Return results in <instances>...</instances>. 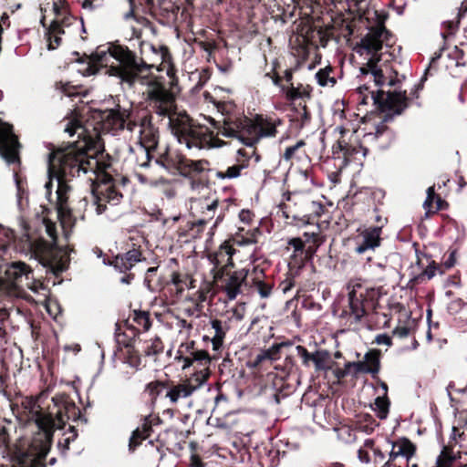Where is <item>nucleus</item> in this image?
<instances>
[{"instance_id":"f257e3e1","label":"nucleus","mask_w":467,"mask_h":467,"mask_svg":"<svg viewBox=\"0 0 467 467\" xmlns=\"http://www.w3.org/2000/svg\"><path fill=\"white\" fill-rule=\"evenodd\" d=\"M143 91L147 105L152 113L168 118L169 128L180 144L187 149H210L217 146L213 132L207 127L196 126L184 111H177L175 98L157 79H147Z\"/></svg>"},{"instance_id":"f03ea898","label":"nucleus","mask_w":467,"mask_h":467,"mask_svg":"<svg viewBox=\"0 0 467 467\" xmlns=\"http://www.w3.org/2000/svg\"><path fill=\"white\" fill-rule=\"evenodd\" d=\"M87 143L68 142L48 154L47 170L66 178H81L93 183V178L100 170L98 160L87 151Z\"/></svg>"},{"instance_id":"7ed1b4c3","label":"nucleus","mask_w":467,"mask_h":467,"mask_svg":"<svg viewBox=\"0 0 467 467\" xmlns=\"http://www.w3.org/2000/svg\"><path fill=\"white\" fill-rule=\"evenodd\" d=\"M378 16L379 23L377 26L368 29V33L361 38L359 45L357 47V52L360 55L370 56L365 67H360L362 75H370L373 78L375 86L382 88L388 86L389 88L397 87L400 83L397 72L395 76H387L381 66H379L380 60L381 49L383 44L389 46V32L384 26L386 16H379L378 12H375Z\"/></svg>"},{"instance_id":"20e7f679","label":"nucleus","mask_w":467,"mask_h":467,"mask_svg":"<svg viewBox=\"0 0 467 467\" xmlns=\"http://www.w3.org/2000/svg\"><path fill=\"white\" fill-rule=\"evenodd\" d=\"M92 65L89 67L90 74H95L98 69L93 67H99L105 68V74L117 77L131 86L138 74L149 66L142 60H138L135 54L128 47L118 45H110L107 48H98L92 54Z\"/></svg>"},{"instance_id":"39448f33","label":"nucleus","mask_w":467,"mask_h":467,"mask_svg":"<svg viewBox=\"0 0 467 467\" xmlns=\"http://www.w3.org/2000/svg\"><path fill=\"white\" fill-rule=\"evenodd\" d=\"M209 122L217 130V133L226 138L237 139L246 146L253 147L260 139L275 137L276 126L281 123L279 119L257 118L255 121L244 119L223 118L216 121L210 118Z\"/></svg>"},{"instance_id":"423d86ee","label":"nucleus","mask_w":467,"mask_h":467,"mask_svg":"<svg viewBox=\"0 0 467 467\" xmlns=\"http://www.w3.org/2000/svg\"><path fill=\"white\" fill-rule=\"evenodd\" d=\"M56 411L44 412L35 401H28L30 418L45 434L46 439H51L55 430L62 429L67 420H76L79 410L66 394H57L52 398Z\"/></svg>"},{"instance_id":"0eeeda50","label":"nucleus","mask_w":467,"mask_h":467,"mask_svg":"<svg viewBox=\"0 0 467 467\" xmlns=\"http://www.w3.org/2000/svg\"><path fill=\"white\" fill-rule=\"evenodd\" d=\"M154 164L161 167L168 173L174 174L178 171L184 177H191L203 172L207 169L208 161L189 160L179 151L167 149L164 153L154 160Z\"/></svg>"},{"instance_id":"6e6552de","label":"nucleus","mask_w":467,"mask_h":467,"mask_svg":"<svg viewBox=\"0 0 467 467\" xmlns=\"http://www.w3.org/2000/svg\"><path fill=\"white\" fill-rule=\"evenodd\" d=\"M371 99L382 111H389L394 115L401 114L408 108L406 90L394 88L393 90H371L368 94L359 95V103L367 105Z\"/></svg>"},{"instance_id":"1a4fd4ad","label":"nucleus","mask_w":467,"mask_h":467,"mask_svg":"<svg viewBox=\"0 0 467 467\" xmlns=\"http://www.w3.org/2000/svg\"><path fill=\"white\" fill-rule=\"evenodd\" d=\"M94 182L99 184L92 189V205L96 213L101 214L106 210L105 202L118 204L122 193L116 188L113 177L105 171L99 170L93 178Z\"/></svg>"},{"instance_id":"9d476101","label":"nucleus","mask_w":467,"mask_h":467,"mask_svg":"<svg viewBox=\"0 0 467 467\" xmlns=\"http://www.w3.org/2000/svg\"><path fill=\"white\" fill-rule=\"evenodd\" d=\"M33 272L34 270L29 265L20 260L0 265V275L9 285L16 289L33 279Z\"/></svg>"},{"instance_id":"9b49d317","label":"nucleus","mask_w":467,"mask_h":467,"mask_svg":"<svg viewBox=\"0 0 467 467\" xmlns=\"http://www.w3.org/2000/svg\"><path fill=\"white\" fill-rule=\"evenodd\" d=\"M159 142V130L151 123L148 117L141 119L139 130V144L140 150L145 155L146 161L140 163V167L146 168L150 166V153L157 148Z\"/></svg>"},{"instance_id":"f8f14e48","label":"nucleus","mask_w":467,"mask_h":467,"mask_svg":"<svg viewBox=\"0 0 467 467\" xmlns=\"http://www.w3.org/2000/svg\"><path fill=\"white\" fill-rule=\"evenodd\" d=\"M19 148L17 137L13 132V127L0 121V156L12 164L19 161Z\"/></svg>"},{"instance_id":"ddd939ff","label":"nucleus","mask_w":467,"mask_h":467,"mask_svg":"<svg viewBox=\"0 0 467 467\" xmlns=\"http://www.w3.org/2000/svg\"><path fill=\"white\" fill-rule=\"evenodd\" d=\"M130 116V110L117 106L105 110L101 115L102 129L108 132H115L125 129V123Z\"/></svg>"},{"instance_id":"4468645a","label":"nucleus","mask_w":467,"mask_h":467,"mask_svg":"<svg viewBox=\"0 0 467 467\" xmlns=\"http://www.w3.org/2000/svg\"><path fill=\"white\" fill-rule=\"evenodd\" d=\"M387 443L391 446V450L389 452V461L384 463L383 467L396 466L394 462L398 458H402L409 462L415 454L416 446L407 438H400L395 441H388Z\"/></svg>"},{"instance_id":"2eb2a0df","label":"nucleus","mask_w":467,"mask_h":467,"mask_svg":"<svg viewBox=\"0 0 467 467\" xmlns=\"http://www.w3.org/2000/svg\"><path fill=\"white\" fill-rule=\"evenodd\" d=\"M48 182H46L45 188L47 191V196H50L51 194V187L53 185V180L57 182V204L59 212L65 210V206L67 201V192L69 191V186L67 184V181L71 180V178H66L56 172H49L47 171Z\"/></svg>"},{"instance_id":"dca6fc26","label":"nucleus","mask_w":467,"mask_h":467,"mask_svg":"<svg viewBox=\"0 0 467 467\" xmlns=\"http://www.w3.org/2000/svg\"><path fill=\"white\" fill-rule=\"evenodd\" d=\"M31 247L34 248V254L36 256L42 257L40 259L42 265L47 268V272L52 273L54 275L57 276L61 273L67 270V261L65 259H60L58 261L46 259L47 250V244L43 240L38 242L31 243Z\"/></svg>"},{"instance_id":"f3484780","label":"nucleus","mask_w":467,"mask_h":467,"mask_svg":"<svg viewBox=\"0 0 467 467\" xmlns=\"http://www.w3.org/2000/svg\"><path fill=\"white\" fill-rule=\"evenodd\" d=\"M380 227H370L363 231L360 234V241H357L355 252L362 254L368 250H374L380 245Z\"/></svg>"},{"instance_id":"a211bd4d","label":"nucleus","mask_w":467,"mask_h":467,"mask_svg":"<svg viewBox=\"0 0 467 467\" xmlns=\"http://www.w3.org/2000/svg\"><path fill=\"white\" fill-rule=\"evenodd\" d=\"M206 378L207 376L200 372L197 374L196 378V380L199 381L197 385L193 386L191 383L178 384L167 389L165 397L168 398L171 403H176L180 399L191 396L193 391H195L203 384V382L206 380Z\"/></svg>"},{"instance_id":"6ab92c4d","label":"nucleus","mask_w":467,"mask_h":467,"mask_svg":"<svg viewBox=\"0 0 467 467\" xmlns=\"http://www.w3.org/2000/svg\"><path fill=\"white\" fill-rule=\"evenodd\" d=\"M247 276V271L241 269L233 272L225 280L224 292L229 300H234L241 293V288Z\"/></svg>"},{"instance_id":"aec40b11","label":"nucleus","mask_w":467,"mask_h":467,"mask_svg":"<svg viewBox=\"0 0 467 467\" xmlns=\"http://www.w3.org/2000/svg\"><path fill=\"white\" fill-rule=\"evenodd\" d=\"M234 252V249L229 244L223 243L220 245L218 251L208 255V259L214 268H217L223 264L230 263Z\"/></svg>"},{"instance_id":"412c9836","label":"nucleus","mask_w":467,"mask_h":467,"mask_svg":"<svg viewBox=\"0 0 467 467\" xmlns=\"http://www.w3.org/2000/svg\"><path fill=\"white\" fill-rule=\"evenodd\" d=\"M64 34V30L58 21L54 20L47 32V38L48 41V49L53 50L60 45L61 38L59 35Z\"/></svg>"},{"instance_id":"4be33fe9","label":"nucleus","mask_w":467,"mask_h":467,"mask_svg":"<svg viewBox=\"0 0 467 467\" xmlns=\"http://www.w3.org/2000/svg\"><path fill=\"white\" fill-rule=\"evenodd\" d=\"M455 456L451 451L444 447L440 455L436 458L434 467H452ZM407 467H419L417 463L411 465L407 462ZM460 467H467V464H462Z\"/></svg>"},{"instance_id":"5701e85b","label":"nucleus","mask_w":467,"mask_h":467,"mask_svg":"<svg viewBox=\"0 0 467 467\" xmlns=\"http://www.w3.org/2000/svg\"><path fill=\"white\" fill-rule=\"evenodd\" d=\"M348 301L351 315L354 316L356 322H359L366 313L362 300L352 290L348 294Z\"/></svg>"},{"instance_id":"b1692460","label":"nucleus","mask_w":467,"mask_h":467,"mask_svg":"<svg viewBox=\"0 0 467 467\" xmlns=\"http://www.w3.org/2000/svg\"><path fill=\"white\" fill-rule=\"evenodd\" d=\"M182 369L190 368L193 362L199 363L201 366L208 365L210 363V357L205 350H196L191 352L190 356L183 358Z\"/></svg>"},{"instance_id":"393cba45","label":"nucleus","mask_w":467,"mask_h":467,"mask_svg":"<svg viewBox=\"0 0 467 467\" xmlns=\"http://www.w3.org/2000/svg\"><path fill=\"white\" fill-rule=\"evenodd\" d=\"M150 428V425L145 420L141 428L138 427L133 431L129 443L130 451H134L140 442L149 436Z\"/></svg>"},{"instance_id":"a878e982","label":"nucleus","mask_w":467,"mask_h":467,"mask_svg":"<svg viewBox=\"0 0 467 467\" xmlns=\"http://www.w3.org/2000/svg\"><path fill=\"white\" fill-rule=\"evenodd\" d=\"M14 239V231L11 228L0 224V258L6 254L8 247Z\"/></svg>"},{"instance_id":"bb28decb","label":"nucleus","mask_w":467,"mask_h":467,"mask_svg":"<svg viewBox=\"0 0 467 467\" xmlns=\"http://www.w3.org/2000/svg\"><path fill=\"white\" fill-rule=\"evenodd\" d=\"M45 456H33L28 454H22L12 467H46L44 463Z\"/></svg>"},{"instance_id":"cd10ccee","label":"nucleus","mask_w":467,"mask_h":467,"mask_svg":"<svg viewBox=\"0 0 467 467\" xmlns=\"http://www.w3.org/2000/svg\"><path fill=\"white\" fill-rule=\"evenodd\" d=\"M285 97L288 100L294 101L298 99H309L310 92L307 88L303 87L302 85L298 87H289L285 90Z\"/></svg>"},{"instance_id":"c85d7f7f","label":"nucleus","mask_w":467,"mask_h":467,"mask_svg":"<svg viewBox=\"0 0 467 467\" xmlns=\"http://www.w3.org/2000/svg\"><path fill=\"white\" fill-rule=\"evenodd\" d=\"M363 362H366V367L368 369H371L372 371H368V374H371L375 377L379 371V358L376 352H368L364 356Z\"/></svg>"},{"instance_id":"c756f323","label":"nucleus","mask_w":467,"mask_h":467,"mask_svg":"<svg viewBox=\"0 0 467 467\" xmlns=\"http://www.w3.org/2000/svg\"><path fill=\"white\" fill-rule=\"evenodd\" d=\"M374 410L377 412V416L384 420L389 414V401L388 397H378L374 402Z\"/></svg>"},{"instance_id":"7c9ffc66","label":"nucleus","mask_w":467,"mask_h":467,"mask_svg":"<svg viewBox=\"0 0 467 467\" xmlns=\"http://www.w3.org/2000/svg\"><path fill=\"white\" fill-rule=\"evenodd\" d=\"M179 10V6L172 3H165L161 7V12L168 23L176 22Z\"/></svg>"},{"instance_id":"2f4dec72","label":"nucleus","mask_w":467,"mask_h":467,"mask_svg":"<svg viewBox=\"0 0 467 467\" xmlns=\"http://www.w3.org/2000/svg\"><path fill=\"white\" fill-rule=\"evenodd\" d=\"M329 358V354L327 350H316L315 351V358L314 365L317 371L327 370V360Z\"/></svg>"},{"instance_id":"473e14b6","label":"nucleus","mask_w":467,"mask_h":467,"mask_svg":"<svg viewBox=\"0 0 467 467\" xmlns=\"http://www.w3.org/2000/svg\"><path fill=\"white\" fill-rule=\"evenodd\" d=\"M133 320L138 326H140L144 331H148L151 327L148 312L135 310L133 314Z\"/></svg>"},{"instance_id":"72a5a7b5","label":"nucleus","mask_w":467,"mask_h":467,"mask_svg":"<svg viewBox=\"0 0 467 467\" xmlns=\"http://www.w3.org/2000/svg\"><path fill=\"white\" fill-rule=\"evenodd\" d=\"M368 371L372 370L367 368L366 362H363V360L345 364V374L352 373L353 375H358L360 373H368Z\"/></svg>"},{"instance_id":"f704fd0d","label":"nucleus","mask_w":467,"mask_h":467,"mask_svg":"<svg viewBox=\"0 0 467 467\" xmlns=\"http://www.w3.org/2000/svg\"><path fill=\"white\" fill-rule=\"evenodd\" d=\"M330 71L331 67H328L323 69H319L316 73V79L320 86L325 87L327 86L328 84L333 86L336 83L335 78L329 77Z\"/></svg>"},{"instance_id":"c9c22d12","label":"nucleus","mask_w":467,"mask_h":467,"mask_svg":"<svg viewBox=\"0 0 467 467\" xmlns=\"http://www.w3.org/2000/svg\"><path fill=\"white\" fill-rule=\"evenodd\" d=\"M64 131L67 133L69 136L77 134L78 137L80 138L81 136L84 135L85 129L78 120L74 119L67 122L64 129Z\"/></svg>"},{"instance_id":"e433bc0d","label":"nucleus","mask_w":467,"mask_h":467,"mask_svg":"<svg viewBox=\"0 0 467 467\" xmlns=\"http://www.w3.org/2000/svg\"><path fill=\"white\" fill-rule=\"evenodd\" d=\"M438 269V265L434 261H431L422 273L417 275L416 280L420 282H422L425 279L430 280L435 276Z\"/></svg>"},{"instance_id":"4c0bfd02","label":"nucleus","mask_w":467,"mask_h":467,"mask_svg":"<svg viewBox=\"0 0 467 467\" xmlns=\"http://www.w3.org/2000/svg\"><path fill=\"white\" fill-rule=\"evenodd\" d=\"M163 346L160 337H155L150 340V344L146 346L144 352L146 356H155L162 352Z\"/></svg>"},{"instance_id":"58836bf2","label":"nucleus","mask_w":467,"mask_h":467,"mask_svg":"<svg viewBox=\"0 0 467 467\" xmlns=\"http://www.w3.org/2000/svg\"><path fill=\"white\" fill-rule=\"evenodd\" d=\"M243 168V165H234L227 168L225 171H217L216 176L220 179H234L240 176Z\"/></svg>"},{"instance_id":"ea45409f","label":"nucleus","mask_w":467,"mask_h":467,"mask_svg":"<svg viewBox=\"0 0 467 467\" xmlns=\"http://www.w3.org/2000/svg\"><path fill=\"white\" fill-rule=\"evenodd\" d=\"M194 345H195L194 341H190V342L181 344V346L179 347V349L177 351V356L175 358L178 359L179 361H181V360L182 361L183 358L191 355V352L196 351V350H194Z\"/></svg>"},{"instance_id":"a19ab883","label":"nucleus","mask_w":467,"mask_h":467,"mask_svg":"<svg viewBox=\"0 0 467 467\" xmlns=\"http://www.w3.org/2000/svg\"><path fill=\"white\" fill-rule=\"evenodd\" d=\"M105 0H77L79 5L87 12H93L103 6Z\"/></svg>"},{"instance_id":"79ce46f5","label":"nucleus","mask_w":467,"mask_h":467,"mask_svg":"<svg viewBox=\"0 0 467 467\" xmlns=\"http://www.w3.org/2000/svg\"><path fill=\"white\" fill-rule=\"evenodd\" d=\"M111 265L114 266L116 270H118L120 273H125L132 268L130 266V263L125 260L123 254H118L117 256H115V258L111 262Z\"/></svg>"},{"instance_id":"37998d69","label":"nucleus","mask_w":467,"mask_h":467,"mask_svg":"<svg viewBox=\"0 0 467 467\" xmlns=\"http://www.w3.org/2000/svg\"><path fill=\"white\" fill-rule=\"evenodd\" d=\"M296 350L297 355L302 358V363L305 367H309L310 362L314 361L315 358V352L310 353L307 351V349L303 346H296Z\"/></svg>"},{"instance_id":"c03bdc74","label":"nucleus","mask_w":467,"mask_h":467,"mask_svg":"<svg viewBox=\"0 0 467 467\" xmlns=\"http://www.w3.org/2000/svg\"><path fill=\"white\" fill-rule=\"evenodd\" d=\"M254 287L262 298H267L272 294L273 285L260 280L254 282Z\"/></svg>"},{"instance_id":"a18cd8bd","label":"nucleus","mask_w":467,"mask_h":467,"mask_svg":"<svg viewBox=\"0 0 467 467\" xmlns=\"http://www.w3.org/2000/svg\"><path fill=\"white\" fill-rule=\"evenodd\" d=\"M279 350V346H274L272 348L267 350H264L261 353L257 354L254 358V366L259 365L265 359H274L273 354H275Z\"/></svg>"},{"instance_id":"49530a36","label":"nucleus","mask_w":467,"mask_h":467,"mask_svg":"<svg viewBox=\"0 0 467 467\" xmlns=\"http://www.w3.org/2000/svg\"><path fill=\"white\" fill-rule=\"evenodd\" d=\"M296 122L299 128L305 127L310 121V114L307 111L306 106L303 105L301 109H296Z\"/></svg>"},{"instance_id":"de8ad7c7","label":"nucleus","mask_w":467,"mask_h":467,"mask_svg":"<svg viewBox=\"0 0 467 467\" xmlns=\"http://www.w3.org/2000/svg\"><path fill=\"white\" fill-rule=\"evenodd\" d=\"M164 389V384L160 381H153L147 385V390L149 391L151 400H155Z\"/></svg>"},{"instance_id":"09e8293b","label":"nucleus","mask_w":467,"mask_h":467,"mask_svg":"<svg viewBox=\"0 0 467 467\" xmlns=\"http://www.w3.org/2000/svg\"><path fill=\"white\" fill-rule=\"evenodd\" d=\"M305 141L303 140H298L295 145L288 146L285 148V152L283 154V158L285 161H288L292 160L296 154V152L305 146Z\"/></svg>"},{"instance_id":"8fccbe9b","label":"nucleus","mask_w":467,"mask_h":467,"mask_svg":"<svg viewBox=\"0 0 467 467\" xmlns=\"http://www.w3.org/2000/svg\"><path fill=\"white\" fill-rule=\"evenodd\" d=\"M123 256L125 257V260L130 263V266L133 267L136 263L141 261L142 255L139 249L133 248L123 254Z\"/></svg>"},{"instance_id":"3c124183","label":"nucleus","mask_w":467,"mask_h":467,"mask_svg":"<svg viewBox=\"0 0 467 467\" xmlns=\"http://www.w3.org/2000/svg\"><path fill=\"white\" fill-rule=\"evenodd\" d=\"M130 2V10L124 14L123 16V18L125 20H129V19H134L136 22H138L139 24H146L148 23V20L143 17V16H137L135 14H134V7H133V1L132 0H129Z\"/></svg>"},{"instance_id":"603ef678","label":"nucleus","mask_w":467,"mask_h":467,"mask_svg":"<svg viewBox=\"0 0 467 467\" xmlns=\"http://www.w3.org/2000/svg\"><path fill=\"white\" fill-rule=\"evenodd\" d=\"M434 197H435L434 187L431 186L427 189V196L423 202V207L426 210V215H428L429 212L431 211Z\"/></svg>"},{"instance_id":"864d4df0","label":"nucleus","mask_w":467,"mask_h":467,"mask_svg":"<svg viewBox=\"0 0 467 467\" xmlns=\"http://www.w3.org/2000/svg\"><path fill=\"white\" fill-rule=\"evenodd\" d=\"M25 285L27 286L28 289H30L32 292L37 294L41 290H45L46 286L43 283H41L39 280L36 279L33 275V279H31L28 282H26Z\"/></svg>"},{"instance_id":"5fc2aeb1","label":"nucleus","mask_w":467,"mask_h":467,"mask_svg":"<svg viewBox=\"0 0 467 467\" xmlns=\"http://www.w3.org/2000/svg\"><path fill=\"white\" fill-rule=\"evenodd\" d=\"M218 206V200H213L211 203L207 204L206 211L204 212L205 218L201 219L199 223L202 224L206 223L207 219H211L213 216L214 211Z\"/></svg>"},{"instance_id":"6e6d98bb","label":"nucleus","mask_w":467,"mask_h":467,"mask_svg":"<svg viewBox=\"0 0 467 467\" xmlns=\"http://www.w3.org/2000/svg\"><path fill=\"white\" fill-rule=\"evenodd\" d=\"M43 223L47 234L50 237L52 242H55L57 237L56 224L46 219L43 220Z\"/></svg>"},{"instance_id":"4d7b16f0","label":"nucleus","mask_w":467,"mask_h":467,"mask_svg":"<svg viewBox=\"0 0 467 467\" xmlns=\"http://www.w3.org/2000/svg\"><path fill=\"white\" fill-rule=\"evenodd\" d=\"M212 328L214 330V336L217 337H225V331L226 329L223 327V324L220 320L214 319L211 322Z\"/></svg>"},{"instance_id":"13d9d810","label":"nucleus","mask_w":467,"mask_h":467,"mask_svg":"<svg viewBox=\"0 0 467 467\" xmlns=\"http://www.w3.org/2000/svg\"><path fill=\"white\" fill-rule=\"evenodd\" d=\"M288 244L291 245L296 252H303L305 248V244L300 238L290 239Z\"/></svg>"},{"instance_id":"bf43d9fd","label":"nucleus","mask_w":467,"mask_h":467,"mask_svg":"<svg viewBox=\"0 0 467 467\" xmlns=\"http://www.w3.org/2000/svg\"><path fill=\"white\" fill-rule=\"evenodd\" d=\"M244 316V306H239L232 309V318L241 321Z\"/></svg>"},{"instance_id":"052dcab7","label":"nucleus","mask_w":467,"mask_h":467,"mask_svg":"<svg viewBox=\"0 0 467 467\" xmlns=\"http://www.w3.org/2000/svg\"><path fill=\"white\" fill-rule=\"evenodd\" d=\"M375 342L378 345H385V346H390L391 345V338L386 335V334H379L376 337Z\"/></svg>"},{"instance_id":"680f3d73","label":"nucleus","mask_w":467,"mask_h":467,"mask_svg":"<svg viewBox=\"0 0 467 467\" xmlns=\"http://www.w3.org/2000/svg\"><path fill=\"white\" fill-rule=\"evenodd\" d=\"M77 436H78V434H77V431H76L75 428L70 426V427H69V429H68L67 437H66V438L64 439L65 446H66L67 448H68V444H69L71 441H75V439L77 438Z\"/></svg>"},{"instance_id":"e2e57ef3","label":"nucleus","mask_w":467,"mask_h":467,"mask_svg":"<svg viewBox=\"0 0 467 467\" xmlns=\"http://www.w3.org/2000/svg\"><path fill=\"white\" fill-rule=\"evenodd\" d=\"M393 334L400 338L406 337L410 334V329L406 327H399L393 330Z\"/></svg>"},{"instance_id":"0e129e2a","label":"nucleus","mask_w":467,"mask_h":467,"mask_svg":"<svg viewBox=\"0 0 467 467\" xmlns=\"http://www.w3.org/2000/svg\"><path fill=\"white\" fill-rule=\"evenodd\" d=\"M57 89H60L63 94L67 97L73 96V93L69 90L71 87L67 83H59L57 85Z\"/></svg>"},{"instance_id":"69168bd1","label":"nucleus","mask_w":467,"mask_h":467,"mask_svg":"<svg viewBox=\"0 0 467 467\" xmlns=\"http://www.w3.org/2000/svg\"><path fill=\"white\" fill-rule=\"evenodd\" d=\"M223 343V337H217L216 336H213L212 338V344L214 350L219 349Z\"/></svg>"},{"instance_id":"338daca9","label":"nucleus","mask_w":467,"mask_h":467,"mask_svg":"<svg viewBox=\"0 0 467 467\" xmlns=\"http://www.w3.org/2000/svg\"><path fill=\"white\" fill-rule=\"evenodd\" d=\"M358 459L361 462L368 463L369 462V456L368 452L364 451L363 450H358Z\"/></svg>"},{"instance_id":"774afa93","label":"nucleus","mask_w":467,"mask_h":467,"mask_svg":"<svg viewBox=\"0 0 467 467\" xmlns=\"http://www.w3.org/2000/svg\"><path fill=\"white\" fill-rule=\"evenodd\" d=\"M125 128L130 131L133 132L137 128L140 129V124H137L136 122H133L130 120V119L125 123Z\"/></svg>"}]
</instances>
